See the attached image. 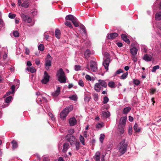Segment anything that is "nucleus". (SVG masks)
Masks as SVG:
<instances>
[{"instance_id":"21","label":"nucleus","mask_w":161,"mask_h":161,"mask_svg":"<svg viewBox=\"0 0 161 161\" xmlns=\"http://www.w3.org/2000/svg\"><path fill=\"white\" fill-rule=\"evenodd\" d=\"M69 144L68 143H65L64 144L63 148L62 151L64 153H66L69 148Z\"/></svg>"},{"instance_id":"50","label":"nucleus","mask_w":161,"mask_h":161,"mask_svg":"<svg viewBox=\"0 0 161 161\" xmlns=\"http://www.w3.org/2000/svg\"><path fill=\"white\" fill-rule=\"evenodd\" d=\"M103 123H99L96 125V127L97 128H100L103 126Z\"/></svg>"},{"instance_id":"42","label":"nucleus","mask_w":161,"mask_h":161,"mask_svg":"<svg viewBox=\"0 0 161 161\" xmlns=\"http://www.w3.org/2000/svg\"><path fill=\"white\" fill-rule=\"evenodd\" d=\"M38 49L40 51H43L44 49L43 45L42 44H40L38 46Z\"/></svg>"},{"instance_id":"26","label":"nucleus","mask_w":161,"mask_h":161,"mask_svg":"<svg viewBox=\"0 0 161 161\" xmlns=\"http://www.w3.org/2000/svg\"><path fill=\"white\" fill-rule=\"evenodd\" d=\"M55 33L56 37L58 39H59L60 38V35L61 34L60 30L58 29H56L55 30Z\"/></svg>"},{"instance_id":"61","label":"nucleus","mask_w":161,"mask_h":161,"mask_svg":"<svg viewBox=\"0 0 161 161\" xmlns=\"http://www.w3.org/2000/svg\"><path fill=\"white\" fill-rule=\"evenodd\" d=\"M47 59H51V60H52V58L49 53L47 54Z\"/></svg>"},{"instance_id":"43","label":"nucleus","mask_w":161,"mask_h":161,"mask_svg":"<svg viewBox=\"0 0 161 161\" xmlns=\"http://www.w3.org/2000/svg\"><path fill=\"white\" fill-rule=\"evenodd\" d=\"M80 143L79 141H76L75 143V146L76 147V149L77 150H78L80 148Z\"/></svg>"},{"instance_id":"59","label":"nucleus","mask_w":161,"mask_h":161,"mask_svg":"<svg viewBox=\"0 0 161 161\" xmlns=\"http://www.w3.org/2000/svg\"><path fill=\"white\" fill-rule=\"evenodd\" d=\"M117 45L119 47H121L123 46V44L122 43L120 42H118L117 43Z\"/></svg>"},{"instance_id":"17","label":"nucleus","mask_w":161,"mask_h":161,"mask_svg":"<svg viewBox=\"0 0 161 161\" xmlns=\"http://www.w3.org/2000/svg\"><path fill=\"white\" fill-rule=\"evenodd\" d=\"M101 86L98 83V82L96 83L94 86V89L97 92H100L101 89Z\"/></svg>"},{"instance_id":"47","label":"nucleus","mask_w":161,"mask_h":161,"mask_svg":"<svg viewBox=\"0 0 161 161\" xmlns=\"http://www.w3.org/2000/svg\"><path fill=\"white\" fill-rule=\"evenodd\" d=\"M4 25L5 24L3 20L2 19H0V28H4Z\"/></svg>"},{"instance_id":"35","label":"nucleus","mask_w":161,"mask_h":161,"mask_svg":"<svg viewBox=\"0 0 161 161\" xmlns=\"http://www.w3.org/2000/svg\"><path fill=\"white\" fill-rule=\"evenodd\" d=\"M79 27L81 29L85 34H86V29L84 25L81 24L80 25Z\"/></svg>"},{"instance_id":"51","label":"nucleus","mask_w":161,"mask_h":161,"mask_svg":"<svg viewBox=\"0 0 161 161\" xmlns=\"http://www.w3.org/2000/svg\"><path fill=\"white\" fill-rule=\"evenodd\" d=\"M16 16V15L9 13L8 14V17L11 19H14Z\"/></svg>"},{"instance_id":"45","label":"nucleus","mask_w":161,"mask_h":161,"mask_svg":"<svg viewBox=\"0 0 161 161\" xmlns=\"http://www.w3.org/2000/svg\"><path fill=\"white\" fill-rule=\"evenodd\" d=\"M109 101L108 98L107 97L105 96L103 98V103L104 104L107 103Z\"/></svg>"},{"instance_id":"33","label":"nucleus","mask_w":161,"mask_h":161,"mask_svg":"<svg viewBox=\"0 0 161 161\" xmlns=\"http://www.w3.org/2000/svg\"><path fill=\"white\" fill-rule=\"evenodd\" d=\"M128 74V72H126L119 77L120 79L122 80H124L127 77Z\"/></svg>"},{"instance_id":"62","label":"nucleus","mask_w":161,"mask_h":161,"mask_svg":"<svg viewBox=\"0 0 161 161\" xmlns=\"http://www.w3.org/2000/svg\"><path fill=\"white\" fill-rule=\"evenodd\" d=\"M74 132V130L73 129H70L68 130V132L69 134H72Z\"/></svg>"},{"instance_id":"3","label":"nucleus","mask_w":161,"mask_h":161,"mask_svg":"<svg viewBox=\"0 0 161 161\" xmlns=\"http://www.w3.org/2000/svg\"><path fill=\"white\" fill-rule=\"evenodd\" d=\"M73 108V106L70 105L69 106L67 107L60 113V118L63 119H64L68 114L71 112Z\"/></svg>"},{"instance_id":"38","label":"nucleus","mask_w":161,"mask_h":161,"mask_svg":"<svg viewBox=\"0 0 161 161\" xmlns=\"http://www.w3.org/2000/svg\"><path fill=\"white\" fill-rule=\"evenodd\" d=\"M21 6L25 8H28L29 6V4L27 2H24L21 4Z\"/></svg>"},{"instance_id":"12","label":"nucleus","mask_w":161,"mask_h":161,"mask_svg":"<svg viewBox=\"0 0 161 161\" xmlns=\"http://www.w3.org/2000/svg\"><path fill=\"white\" fill-rule=\"evenodd\" d=\"M52 65L51 59H46L45 62V67L47 70L49 69V67Z\"/></svg>"},{"instance_id":"37","label":"nucleus","mask_w":161,"mask_h":161,"mask_svg":"<svg viewBox=\"0 0 161 161\" xmlns=\"http://www.w3.org/2000/svg\"><path fill=\"white\" fill-rule=\"evenodd\" d=\"M159 67H160V66L158 65H157L154 66L152 68V69L151 70L152 72H155L157 69H158L159 68Z\"/></svg>"},{"instance_id":"31","label":"nucleus","mask_w":161,"mask_h":161,"mask_svg":"<svg viewBox=\"0 0 161 161\" xmlns=\"http://www.w3.org/2000/svg\"><path fill=\"white\" fill-rule=\"evenodd\" d=\"M108 86L111 88H114L116 87L114 82L113 81H109L108 83Z\"/></svg>"},{"instance_id":"10","label":"nucleus","mask_w":161,"mask_h":161,"mask_svg":"<svg viewBox=\"0 0 161 161\" xmlns=\"http://www.w3.org/2000/svg\"><path fill=\"white\" fill-rule=\"evenodd\" d=\"M127 118L126 117H123L121 118L119 121V127L122 126H125L126 123Z\"/></svg>"},{"instance_id":"44","label":"nucleus","mask_w":161,"mask_h":161,"mask_svg":"<svg viewBox=\"0 0 161 161\" xmlns=\"http://www.w3.org/2000/svg\"><path fill=\"white\" fill-rule=\"evenodd\" d=\"M80 140L83 145H85V140L84 138L81 135H80Z\"/></svg>"},{"instance_id":"63","label":"nucleus","mask_w":161,"mask_h":161,"mask_svg":"<svg viewBox=\"0 0 161 161\" xmlns=\"http://www.w3.org/2000/svg\"><path fill=\"white\" fill-rule=\"evenodd\" d=\"M132 127L129 128L128 132L129 134L131 135L132 134Z\"/></svg>"},{"instance_id":"11","label":"nucleus","mask_w":161,"mask_h":161,"mask_svg":"<svg viewBox=\"0 0 161 161\" xmlns=\"http://www.w3.org/2000/svg\"><path fill=\"white\" fill-rule=\"evenodd\" d=\"M118 34L116 33H111L108 34L107 36V38L109 39L113 40L118 37Z\"/></svg>"},{"instance_id":"16","label":"nucleus","mask_w":161,"mask_h":161,"mask_svg":"<svg viewBox=\"0 0 161 161\" xmlns=\"http://www.w3.org/2000/svg\"><path fill=\"white\" fill-rule=\"evenodd\" d=\"M98 83H99L102 87L106 88L107 84V82L104 80H98Z\"/></svg>"},{"instance_id":"41","label":"nucleus","mask_w":161,"mask_h":161,"mask_svg":"<svg viewBox=\"0 0 161 161\" xmlns=\"http://www.w3.org/2000/svg\"><path fill=\"white\" fill-rule=\"evenodd\" d=\"M64 24L66 25L69 27L70 28H73L72 25L70 22L69 21H67L64 23Z\"/></svg>"},{"instance_id":"13","label":"nucleus","mask_w":161,"mask_h":161,"mask_svg":"<svg viewBox=\"0 0 161 161\" xmlns=\"http://www.w3.org/2000/svg\"><path fill=\"white\" fill-rule=\"evenodd\" d=\"M60 87H58L56 90L52 93V95L54 97H57L60 93Z\"/></svg>"},{"instance_id":"36","label":"nucleus","mask_w":161,"mask_h":161,"mask_svg":"<svg viewBox=\"0 0 161 161\" xmlns=\"http://www.w3.org/2000/svg\"><path fill=\"white\" fill-rule=\"evenodd\" d=\"M105 137V135L103 134H101L100 135L99 140L100 142L102 143H103V140Z\"/></svg>"},{"instance_id":"53","label":"nucleus","mask_w":161,"mask_h":161,"mask_svg":"<svg viewBox=\"0 0 161 161\" xmlns=\"http://www.w3.org/2000/svg\"><path fill=\"white\" fill-rule=\"evenodd\" d=\"M91 99V97L86 96L85 97L84 100L86 102H88Z\"/></svg>"},{"instance_id":"52","label":"nucleus","mask_w":161,"mask_h":161,"mask_svg":"<svg viewBox=\"0 0 161 161\" xmlns=\"http://www.w3.org/2000/svg\"><path fill=\"white\" fill-rule=\"evenodd\" d=\"M48 115L49 116L51 117V119L52 120L54 121L55 120V118L53 117V114L51 113H49Z\"/></svg>"},{"instance_id":"5","label":"nucleus","mask_w":161,"mask_h":161,"mask_svg":"<svg viewBox=\"0 0 161 161\" xmlns=\"http://www.w3.org/2000/svg\"><path fill=\"white\" fill-rule=\"evenodd\" d=\"M67 141L69 142L70 144L72 146L75 144L76 141L75 137L71 134H68L66 136Z\"/></svg>"},{"instance_id":"60","label":"nucleus","mask_w":161,"mask_h":161,"mask_svg":"<svg viewBox=\"0 0 161 161\" xmlns=\"http://www.w3.org/2000/svg\"><path fill=\"white\" fill-rule=\"evenodd\" d=\"M8 55L7 53H5L3 55V59H6L7 58Z\"/></svg>"},{"instance_id":"4","label":"nucleus","mask_w":161,"mask_h":161,"mask_svg":"<svg viewBox=\"0 0 161 161\" xmlns=\"http://www.w3.org/2000/svg\"><path fill=\"white\" fill-rule=\"evenodd\" d=\"M104 57H106V58L103 61V65L106 71L107 72L108 70V66L111 60L110 59L109 55L108 53H105Z\"/></svg>"},{"instance_id":"54","label":"nucleus","mask_w":161,"mask_h":161,"mask_svg":"<svg viewBox=\"0 0 161 161\" xmlns=\"http://www.w3.org/2000/svg\"><path fill=\"white\" fill-rule=\"evenodd\" d=\"M79 85L83 87L84 86V83L83 81L81 80H80L78 82Z\"/></svg>"},{"instance_id":"55","label":"nucleus","mask_w":161,"mask_h":161,"mask_svg":"<svg viewBox=\"0 0 161 161\" xmlns=\"http://www.w3.org/2000/svg\"><path fill=\"white\" fill-rule=\"evenodd\" d=\"M80 67L79 65H75V69L76 71H78L80 69Z\"/></svg>"},{"instance_id":"32","label":"nucleus","mask_w":161,"mask_h":161,"mask_svg":"<svg viewBox=\"0 0 161 161\" xmlns=\"http://www.w3.org/2000/svg\"><path fill=\"white\" fill-rule=\"evenodd\" d=\"M130 107H127L124 108L123 111V113L125 114H127L130 110Z\"/></svg>"},{"instance_id":"64","label":"nucleus","mask_w":161,"mask_h":161,"mask_svg":"<svg viewBox=\"0 0 161 161\" xmlns=\"http://www.w3.org/2000/svg\"><path fill=\"white\" fill-rule=\"evenodd\" d=\"M35 63L37 65H39L40 64V62L38 59L36 60L35 61Z\"/></svg>"},{"instance_id":"58","label":"nucleus","mask_w":161,"mask_h":161,"mask_svg":"<svg viewBox=\"0 0 161 161\" xmlns=\"http://www.w3.org/2000/svg\"><path fill=\"white\" fill-rule=\"evenodd\" d=\"M86 78V80H91L92 79L90 75H86L85 76Z\"/></svg>"},{"instance_id":"22","label":"nucleus","mask_w":161,"mask_h":161,"mask_svg":"<svg viewBox=\"0 0 161 161\" xmlns=\"http://www.w3.org/2000/svg\"><path fill=\"white\" fill-rule=\"evenodd\" d=\"M102 115L103 117L105 118H108L110 116V112L108 111H102Z\"/></svg>"},{"instance_id":"56","label":"nucleus","mask_w":161,"mask_h":161,"mask_svg":"<svg viewBox=\"0 0 161 161\" xmlns=\"http://www.w3.org/2000/svg\"><path fill=\"white\" fill-rule=\"evenodd\" d=\"M15 86L14 85H13L11 86V89L12 90V94L14 92L15 89Z\"/></svg>"},{"instance_id":"57","label":"nucleus","mask_w":161,"mask_h":161,"mask_svg":"<svg viewBox=\"0 0 161 161\" xmlns=\"http://www.w3.org/2000/svg\"><path fill=\"white\" fill-rule=\"evenodd\" d=\"M156 91V90L155 89L152 88L150 90V92L151 94H153Z\"/></svg>"},{"instance_id":"20","label":"nucleus","mask_w":161,"mask_h":161,"mask_svg":"<svg viewBox=\"0 0 161 161\" xmlns=\"http://www.w3.org/2000/svg\"><path fill=\"white\" fill-rule=\"evenodd\" d=\"M143 59L146 61H149L151 60L152 57L150 55L146 54L143 56Z\"/></svg>"},{"instance_id":"8","label":"nucleus","mask_w":161,"mask_h":161,"mask_svg":"<svg viewBox=\"0 0 161 161\" xmlns=\"http://www.w3.org/2000/svg\"><path fill=\"white\" fill-rule=\"evenodd\" d=\"M20 16L23 21L27 22L28 23L31 22L32 19L30 17L23 14H22Z\"/></svg>"},{"instance_id":"9","label":"nucleus","mask_w":161,"mask_h":161,"mask_svg":"<svg viewBox=\"0 0 161 161\" xmlns=\"http://www.w3.org/2000/svg\"><path fill=\"white\" fill-rule=\"evenodd\" d=\"M13 99V97L11 96H9L6 97L5 100L4 105H3L2 106L3 108H5L8 106L9 105L10 103Z\"/></svg>"},{"instance_id":"24","label":"nucleus","mask_w":161,"mask_h":161,"mask_svg":"<svg viewBox=\"0 0 161 161\" xmlns=\"http://www.w3.org/2000/svg\"><path fill=\"white\" fill-rule=\"evenodd\" d=\"M72 22L75 27H77L79 26V22L78 20L76 17L75 18Z\"/></svg>"},{"instance_id":"23","label":"nucleus","mask_w":161,"mask_h":161,"mask_svg":"<svg viewBox=\"0 0 161 161\" xmlns=\"http://www.w3.org/2000/svg\"><path fill=\"white\" fill-rule=\"evenodd\" d=\"M75 17L72 15L69 14L67 15L65 17V19L66 20H70L72 21Z\"/></svg>"},{"instance_id":"48","label":"nucleus","mask_w":161,"mask_h":161,"mask_svg":"<svg viewBox=\"0 0 161 161\" xmlns=\"http://www.w3.org/2000/svg\"><path fill=\"white\" fill-rule=\"evenodd\" d=\"M14 36L15 37H18L19 36V33L17 31H14L13 32Z\"/></svg>"},{"instance_id":"2","label":"nucleus","mask_w":161,"mask_h":161,"mask_svg":"<svg viewBox=\"0 0 161 161\" xmlns=\"http://www.w3.org/2000/svg\"><path fill=\"white\" fill-rule=\"evenodd\" d=\"M125 139H122L119 143L118 146L119 152L121 155L124 154L126 151L127 147V144L125 143Z\"/></svg>"},{"instance_id":"39","label":"nucleus","mask_w":161,"mask_h":161,"mask_svg":"<svg viewBox=\"0 0 161 161\" xmlns=\"http://www.w3.org/2000/svg\"><path fill=\"white\" fill-rule=\"evenodd\" d=\"M69 98L71 100L75 101H76L77 99V97L75 95H73L72 96H69Z\"/></svg>"},{"instance_id":"14","label":"nucleus","mask_w":161,"mask_h":161,"mask_svg":"<svg viewBox=\"0 0 161 161\" xmlns=\"http://www.w3.org/2000/svg\"><path fill=\"white\" fill-rule=\"evenodd\" d=\"M77 123V120L75 117H73L70 119L69 120V124L71 126L75 125Z\"/></svg>"},{"instance_id":"49","label":"nucleus","mask_w":161,"mask_h":161,"mask_svg":"<svg viewBox=\"0 0 161 161\" xmlns=\"http://www.w3.org/2000/svg\"><path fill=\"white\" fill-rule=\"evenodd\" d=\"M93 97L94 100L97 101L98 100V94L97 93H95L93 95Z\"/></svg>"},{"instance_id":"7","label":"nucleus","mask_w":161,"mask_h":161,"mask_svg":"<svg viewBox=\"0 0 161 161\" xmlns=\"http://www.w3.org/2000/svg\"><path fill=\"white\" fill-rule=\"evenodd\" d=\"M90 66L91 70L93 72L97 70V63L94 61L91 60L90 62Z\"/></svg>"},{"instance_id":"18","label":"nucleus","mask_w":161,"mask_h":161,"mask_svg":"<svg viewBox=\"0 0 161 161\" xmlns=\"http://www.w3.org/2000/svg\"><path fill=\"white\" fill-rule=\"evenodd\" d=\"M138 50L135 47H133L130 49V53L133 56H135L137 54Z\"/></svg>"},{"instance_id":"19","label":"nucleus","mask_w":161,"mask_h":161,"mask_svg":"<svg viewBox=\"0 0 161 161\" xmlns=\"http://www.w3.org/2000/svg\"><path fill=\"white\" fill-rule=\"evenodd\" d=\"M121 38L122 39L126 42L127 44L130 43V41L129 39L127 38V36L125 34H122L121 35Z\"/></svg>"},{"instance_id":"28","label":"nucleus","mask_w":161,"mask_h":161,"mask_svg":"<svg viewBox=\"0 0 161 161\" xmlns=\"http://www.w3.org/2000/svg\"><path fill=\"white\" fill-rule=\"evenodd\" d=\"M133 129L136 132H139L141 131V128L138 127V125L136 123L134 125L133 127Z\"/></svg>"},{"instance_id":"25","label":"nucleus","mask_w":161,"mask_h":161,"mask_svg":"<svg viewBox=\"0 0 161 161\" xmlns=\"http://www.w3.org/2000/svg\"><path fill=\"white\" fill-rule=\"evenodd\" d=\"M91 54V53L90 50L89 49H87L84 55L86 58L88 59L90 57Z\"/></svg>"},{"instance_id":"46","label":"nucleus","mask_w":161,"mask_h":161,"mask_svg":"<svg viewBox=\"0 0 161 161\" xmlns=\"http://www.w3.org/2000/svg\"><path fill=\"white\" fill-rule=\"evenodd\" d=\"M124 126H122L121 127H119V131L120 133V134H123L124 132Z\"/></svg>"},{"instance_id":"30","label":"nucleus","mask_w":161,"mask_h":161,"mask_svg":"<svg viewBox=\"0 0 161 161\" xmlns=\"http://www.w3.org/2000/svg\"><path fill=\"white\" fill-rule=\"evenodd\" d=\"M27 70L30 71L31 73H34L36 72V69L33 67H31L30 68H27Z\"/></svg>"},{"instance_id":"27","label":"nucleus","mask_w":161,"mask_h":161,"mask_svg":"<svg viewBox=\"0 0 161 161\" xmlns=\"http://www.w3.org/2000/svg\"><path fill=\"white\" fill-rule=\"evenodd\" d=\"M11 143L12 144V148L13 149H15L18 147V143L15 140H13L11 142Z\"/></svg>"},{"instance_id":"29","label":"nucleus","mask_w":161,"mask_h":161,"mask_svg":"<svg viewBox=\"0 0 161 161\" xmlns=\"http://www.w3.org/2000/svg\"><path fill=\"white\" fill-rule=\"evenodd\" d=\"M155 19L159 21L161 20V12L156 13L155 16Z\"/></svg>"},{"instance_id":"6","label":"nucleus","mask_w":161,"mask_h":161,"mask_svg":"<svg viewBox=\"0 0 161 161\" xmlns=\"http://www.w3.org/2000/svg\"><path fill=\"white\" fill-rule=\"evenodd\" d=\"M50 77V75L47 72L45 71L43 78L41 80L42 83L44 84H46L49 81Z\"/></svg>"},{"instance_id":"40","label":"nucleus","mask_w":161,"mask_h":161,"mask_svg":"<svg viewBox=\"0 0 161 161\" xmlns=\"http://www.w3.org/2000/svg\"><path fill=\"white\" fill-rule=\"evenodd\" d=\"M133 83L136 86H138L140 84V81L137 79H134L133 80Z\"/></svg>"},{"instance_id":"1","label":"nucleus","mask_w":161,"mask_h":161,"mask_svg":"<svg viewBox=\"0 0 161 161\" xmlns=\"http://www.w3.org/2000/svg\"><path fill=\"white\" fill-rule=\"evenodd\" d=\"M58 80L61 83H65L66 82V77L65 74L62 68H60L57 73Z\"/></svg>"},{"instance_id":"15","label":"nucleus","mask_w":161,"mask_h":161,"mask_svg":"<svg viewBox=\"0 0 161 161\" xmlns=\"http://www.w3.org/2000/svg\"><path fill=\"white\" fill-rule=\"evenodd\" d=\"M101 154L99 152L97 151L96 152L95 155L93 156L95 161H100Z\"/></svg>"},{"instance_id":"34","label":"nucleus","mask_w":161,"mask_h":161,"mask_svg":"<svg viewBox=\"0 0 161 161\" xmlns=\"http://www.w3.org/2000/svg\"><path fill=\"white\" fill-rule=\"evenodd\" d=\"M123 71L121 69H119L118 70H117L115 73L113 75V76H115L117 75H119L121 73H123Z\"/></svg>"}]
</instances>
